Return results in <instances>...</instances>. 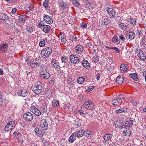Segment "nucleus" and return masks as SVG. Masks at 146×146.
Listing matches in <instances>:
<instances>
[{"instance_id":"nucleus-1","label":"nucleus","mask_w":146,"mask_h":146,"mask_svg":"<svg viewBox=\"0 0 146 146\" xmlns=\"http://www.w3.org/2000/svg\"><path fill=\"white\" fill-rule=\"evenodd\" d=\"M52 52V50L50 47L46 48L42 50L41 54L44 58H46Z\"/></svg>"},{"instance_id":"nucleus-2","label":"nucleus","mask_w":146,"mask_h":146,"mask_svg":"<svg viewBox=\"0 0 146 146\" xmlns=\"http://www.w3.org/2000/svg\"><path fill=\"white\" fill-rule=\"evenodd\" d=\"M51 64L52 66L55 68V70H58L60 72H62L63 71L61 67H60L59 65V63L56 60L54 59L52 60Z\"/></svg>"},{"instance_id":"nucleus-3","label":"nucleus","mask_w":146,"mask_h":146,"mask_svg":"<svg viewBox=\"0 0 146 146\" xmlns=\"http://www.w3.org/2000/svg\"><path fill=\"white\" fill-rule=\"evenodd\" d=\"M84 106L86 109L88 110H92L94 108V104L90 101L85 102Z\"/></svg>"},{"instance_id":"nucleus-4","label":"nucleus","mask_w":146,"mask_h":146,"mask_svg":"<svg viewBox=\"0 0 146 146\" xmlns=\"http://www.w3.org/2000/svg\"><path fill=\"white\" fill-rule=\"evenodd\" d=\"M30 110L31 111L37 116H39L41 114L40 111L38 110L37 108L33 104L30 107Z\"/></svg>"},{"instance_id":"nucleus-5","label":"nucleus","mask_w":146,"mask_h":146,"mask_svg":"<svg viewBox=\"0 0 146 146\" xmlns=\"http://www.w3.org/2000/svg\"><path fill=\"white\" fill-rule=\"evenodd\" d=\"M30 110L31 111L37 116H39L41 114L40 111L38 110L37 108L33 104L30 107Z\"/></svg>"},{"instance_id":"nucleus-6","label":"nucleus","mask_w":146,"mask_h":146,"mask_svg":"<svg viewBox=\"0 0 146 146\" xmlns=\"http://www.w3.org/2000/svg\"><path fill=\"white\" fill-rule=\"evenodd\" d=\"M70 59L71 62L74 64H78L80 62V60L78 58L76 55L74 54L70 55Z\"/></svg>"},{"instance_id":"nucleus-7","label":"nucleus","mask_w":146,"mask_h":146,"mask_svg":"<svg viewBox=\"0 0 146 146\" xmlns=\"http://www.w3.org/2000/svg\"><path fill=\"white\" fill-rule=\"evenodd\" d=\"M8 47V44L6 43H1L0 45V52L1 53L4 54L7 52Z\"/></svg>"},{"instance_id":"nucleus-8","label":"nucleus","mask_w":146,"mask_h":146,"mask_svg":"<svg viewBox=\"0 0 146 146\" xmlns=\"http://www.w3.org/2000/svg\"><path fill=\"white\" fill-rule=\"evenodd\" d=\"M40 126L42 130H44L47 129H48L47 121L45 119L42 120L40 122Z\"/></svg>"},{"instance_id":"nucleus-9","label":"nucleus","mask_w":146,"mask_h":146,"mask_svg":"<svg viewBox=\"0 0 146 146\" xmlns=\"http://www.w3.org/2000/svg\"><path fill=\"white\" fill-rule=\"evenodd\" d=\"M23 118L27 121H31L33 119L32 114L29 112H27L23 115Z\"/></svg>"},{"instance_id":"nucleus-10","label":"nucleus","mask_w":146,"mask_h":146,"mask_svg":"<svg viewBox=\"0 0 146 146\" xmlns=\"http://www.w3.org/2000/svg\"><path fill=\"white\" fill-rule=\"evenodd\" d=\"M137 56L141 60L143 61L145 60V55L141 50L140 49L138 50L137 52Z\"/></svg>"},{"instance_id":"nucleus-11","label":"nucleus","mask_w":146,"mask_h":146,"mask_svg":"<svg viewBox=\"0 0 146 146\" xmlns=\"http://www.w3.org/2000/svg\"><path fill=\"white\" fill-rule=\"evenodd\" d=\"M135 34L133 32L129 31L127 33L126 38L127 40H131L135 38Z\"/></svg>"},{"instance_id":"nucleus-12","label":"nucleus","mask_w":146,"mask_h":146,"mask_svg":"<svg viewBox=\"0 0 146 146\" xmlns=\"http://www.w3.org/2000/svg\"><path fill=\"white\" fill-rule=\"evenodd\" d=\"M39 74L40 77L44 79H48L50 76V75L48 72H44L42 74L41 73Z\"/></svg>"},{"instance_id":"nucleus-13","label":"nucleus","mask_w":146,"mask_h":146,"mask_svg":"<svg viewBox=\"0 0 146 146\" xmlns=\"http://www.w3.org/2000/svg\"><path fill=\"white\" fill-rule=\"evenodd\" d=\"M106 11L109 15L111 17H114L116 15V13L115 10L112 8L107 7Z\"/></svg>"},{"instance_id":"nucleus-14","label":"nucleus","mask_w":146,"mask_h":146,"mask_svg":"<svg viewBox=\"0 0 146 146\" xmlns=\"http://www.w3.org/2000/svg\"><path fill=\"white\" fill-rule=\"evenodd\" d=\"M44 19L47 24H50L52 23L53 21L50 17L48 15H44Z\"/></svg>"},{"instance_id":"nucleus-15","label":"nucleus","mask_w":146,"mask_h":146,"mask_svg":"<svg viewBox=\"0 0 146 146\" xmlns=\"http://www.w3.org/2000/svg\"><path fill=\"white\" fill-rule=\"evenodd\" d=\"M112 104L114 105L117 106L121 104L122 100L121 98H118L113 99L111 102Z\"/></svg>"},{"instance_id":"nucleus-16","label":"nucleus","mask_w":146,"mask_h":146,"mask_svg":"<svg viewBox=\"0 0 146 146\" xmlns=\"http://www.w3.org/2000/svg\"><path fill=\"white\" fill-rule=\"evenodd\" d=\"M133 124V121L131 120L129 121H126L125 123L123 125V128H128L130 126L132 127Z\"/></svg>"},{"instance_id":"nucleus-17","label":"nucleus","mask_w":146,"mask_h":146,"mask_svg":"<svg viewBox=\"0 0 146 146\" xmlns=\"http://www.w3.org/2000/svg\"><path fill=\"white\" fill-rule=\"evenodd\" d=\"M84 50L83 46L81 45H77L76 47V52L77 54H81Z\"/></svg>"},{"instance_id":"nucleus-18","label":"nucleus","mask_w":146,"mask_h":146,"mask_svg":"<svg viewBox=\"0 0 146 146\" xmlns=\"http://www.w3.org/2000/svg\"><path fill=\"white\" fill-rule=\"evenodd\" d=\"M128 65L127 64H121L120 66V72L121 73H123L128 69Z\"/></svg>"},{"instance_id":"nucleus-19","label":"nucleus","mask_w":146,"mask_h":146,"mask_svg":"<svg viewBox=\"0 0 146 146\" xmlns=\"http://www.w3.org/2000/svg\"><path fill=\"white\" fill-rule=\"evenodd\" d=\"M82 64L86 69L89 70L90 68V65L88 61L85 60L82 61Z\"/></svg>"},{"instance_id":"nucleus-20","label":"nucleus","mask_w":146,"mask_h":146,"mask_svg":"<svg viewBox=\"0 0 146 146\" xmlns=\"http://www.w3.org/2000/svg\"><path fill=\"white\" fill-rule=\"evenodd\" d=\"M17 94L19 96L26 97L27 96L28 93L26 90L23 89L21 90L20 92H18Z\"/></svg>"},{"instance_id":"nucleus-21","label":"nucleus","mask_w":146,"mask_h":146,"mask_svg":"<svg viewBox=\"0 0 146 146\" xmlns=\"http://www.w3.org/2000/svg\"><path fill=\"white\" fill-rule=\"evenodd\" d=\"M113 125L115 127L120 128L121 129L123 128V124L121 123V122H120L118 121H115L114 122Z\"/></svg>"},{"instance_id":"nucleus-22","label":"nucleus","mask_w":146,"mask_h":146,"mask_svg":"<svg viewBox=\"0 0 146 146\" xmlns=\"http://www.w3.org/2000/svg\"><path fill=\"white\" fill-rule=\"evenodd\" d=\"M59 6L60 9H62V11L61 12L60 16H61V18H63V10L64 9V3L62 1H59Z\"/></svg>"},{"instance_id":"nucleus-23","label":"nucleus","mask_w":146,"mask_h":146,"mask_svg":"<svg viewBox=\"0 0 146 146\" xmlns=\"http://www.w3.org/2000/svg\"><path fill=\"white\" fill-rule=\"evenodd\" d=\"M115 112L117 113H123L122 114H121V115L124 116L125 115V113L127 112V109L126 108H121L116 110Z\"/></svg>"},{"instance_id":"nucleus-24","label":"nucleus","mask_w":146,"mask_h":146,"mask_svg":"<svg viewBox=\"0 0 146 146\" xmlns=\"http://www.w3.org/2000/svg\"><path fill=\"white\" fill-rule=\"evenodd\" d=\"M112 135L111 134H105L103 137L105 140V143L106 144L107 141H109L111 139Z\"/></svg>"},{"instance_id":"nucleus-25","label":"nucleus","mask_w":146,"mask_h":146,"mask_svg":"<svg viewBox=\"0 0 146 146\" xmlns=\"http://www.w3.org/2000/svg\"><path fill=\"white\" fill-rule=\"evenodd\" d=\"M124 78L122 76H119L117 77L116 80V83L119 84H121L124 80Z\"/></svg>"},{"instance_id":"nucleus-26","label":"nucleus","mask_w":146,"mask_h":146,"mask_svg":"<svg viewBox=\"0 0 146 146\" xmlns=\"http://www.w3.org/2000/svg\"><path fill=\"white\" fill-rule=\"evenodd\" d=\"M36 134L39 137H42L44 134V132L41 130H39L38 127H36L35 130Z\"/></svg>"},{"instance_id":"nucleus-27","label":"nucleus","mask_w":146,"mask_h":146,"mask_svg":"<svg viewBox=\"0 0 146 146\" xmlns=\"http://www.w3.org/2000/svg\"><path fill=\"white\" fill-rule=\"evenodd\" d=\"M111 23L108 19V18L106 17H104L103 18L102 20V24L103 25H109Z\"/></svg>"},{"instance_id":"nucleus-28","label":"nucleus","mask_w":146,"mask_h":146,"mask_svg":"<svg viewBox=\"0 0 146 146\" xmlns=\"http://www.w3.org/2000/svg\"><path fill=\"white\" fill-rule=\"evenodd\" d=\"M84 135L88 139H91L93 136L92 132L88 131H84Z\"/></svg>"},{"instance_id":"nucleus-29","label":"nucleus","mask_w":146,"mask_h":146,"mask_svg":"<svg viewBox=\"0 0 146 146\" xmlns=\"http://www.w3.org/2000/svg\"><path fill=\"white\" fill-rule=\"evenodd\" d=\"M84 129H80L76 133L75 135L77 137H82L84 135Z\"/></svg>"},{"instance_id":"nucleus-30","label":"nucleus","mask_w":146,"mask_h":146,"mask_svg":"<svg viewBox=\"0 0 146 146\" xmlns=\"http://www.w3.org/2000/svg\"><path fill=\"white\" fill-rule=\"evenodd\" d=\"M32 90L33 92L37 94H40L42 91V88L41 89H40L38 87L37 88L36 87H34L32 89Z\"/></svg>"},{"instance_id":"nucleus-31","label":"nucleus","mask_w":146,"mask_h":146,"mask_svg":"<svg viewBox=\"0 0 146 146\" xmlns=\"http://www.w3.org/2000/svg\"><path fill=\"white\" fill-rule=\"evenodd\" d=\"M47 67L46 66L42 65L40 68L39 74L43 73H44V72H47Z\"/></svg>"},{"instance_id":"nucleus-32","label":"nucleus","mask_w":146,"mask_h":146,"mask_svg":"<svg viewBox=\"0 0 146 146\" xmlns=\"http://www.w3.org/2000/svg\"><path fill=\"white\" fill-rule=\"evenodd\" d=\"M125 128V129L123 132V134L124 135L128 136L131 134V130L128 128Z\"/></svg>"},{"instance_id":"nucleus-33","label":"nucleus","mask_w":146,"mask_h":146,"mask_svg":"<svg viewBox=\"0 0 146 146\" xmlns=\"http://www.w3.org/2000/svg\"><path fill=\"white\" fill-rule=\"evenodd\" d=\"M0 19L1 20L4 21L7 20L9 19V17L6 14L3 13L0 14Z\"/></svg>"},{"instance_id":"nucleus-34","label":"nucleus","mask_w":146,"mask_h":146,"mask_svg":"<svg viewBox=\"0 0 146 146\" xmlns=\"http://www.w3.org/2000/svg\"><path fill=\"white\" fill-rule=\"evenodd\" d=\"M76 137L77 136L76 135H74V134H72L68 139L69 142L71 143H73L75 140Z\"/></svg>"},{"instance_id":"nucleus-35","label":"nucleus","mask_w":146,"mask_h":146,"mask_svg":"<svg viewBox=\"0 0 146 146\" xmlns=\"http://www.w3.org/2000/svg\"><path fill=\"white\" fill-rule=\"evenodd\" d=\"M26 16L25 15H23L19 17V22L24 23L26 21Z\"/></svg>"},{"instance_id":"nucleus-36","label":"nucleus","mask_w":146,"mask_h":146,"mask_svg":"<svg viewBox=\"0 0 146 146\" xmlns=\"http://www.w3.org/2000/svg\"><path fill=\"white\" fill-rule=\"evenodd\" d=\"M118 25L119 27L122 29H126L127 28V26L123 23L119 22L118 23Z\"/></svg>"},{"instance_id":"nucleus-37","label":"nucleus","mask_w":146,"mask_h":146,"mask_svg":"<svg viewBox=\"0 0 146 146\" xmlns=\"http://www.w3.org/2000/svg\"><path fill=\"white\" fill-rule=\"evenodd\" d=\"M130 76L134 80L138 81V76L137 74L136 73H133L131 74H130Z\"/></svg>"},{"instance_id":"nucleus-38","label":"nucleus","mask_w":146,"mask_h":146,"mask_svg":"<svg viewBox=\"0 0 146 146\" xmlns=\"http://www.w3.org/2000/svg\"><path fill=\"white\" fill-rule=\"evenodd\" d=\"M51 28V27L49 25H45V27H44L43 30L44 32L48 33L50 31Z\"/></svg>"},{"instance_id":"nucleus-39","label":"nucleus","mask_w":146,"mask_h":146,"mask_svg":"<svg viewBox=\"0 0 146 146\" xmlns=\"http://www.w3.org/2000/svg\"><path fill=\"white\" fill-rule=\"evenodd\" d=\"M49 0H45L43 2V6L46 9H47L49 6Z\"/></svg>"},{"instance_id":"nucleus-40","label":"nucleus","mask_w":146,"mask_h":146,"mask_svg":"<svg viewBox=\"0 0 146 146\" xmlns=\"http://www.w3.org/2000/svg\"><path fill=\"white\" fill-rule=\"evenodd\" d=\"M127 20V21L130 22L132 24H135L136 23L135 19L134 18H131L130 17H129V18H128Z\"/></svg>"},{"instance_id":"nucleus-41","label":"nucleus","mask_w":146,"mask_h":146,"mask_svg":"<svg viewBox=\"0 0 146 146\" xmlns=\"http://www.w3.org/2000/svg\"><path fill=\"white\" fill-rule=\"evenodd\" d=\"M84 80L85 79L84 78L82 77H80L77 79V81L78 84H82L84 83Z\"/></svg>"},{"instance_id":"nucleus-42","label":"nucleus","mask_w":146,"mask_h":146,"mask_svg":"<svg viewBox=\"0 0 146 146\" xmlns=\"http://www.w3.org/2000/svg\"><path fill=\"white\" fill-rule=\"evenodd\" d=\"M40 61L41 60L40 59L36 58L35 60H33V62L39 66L40 65Z\"/></svg>"},{"instance_id":"nucleus-43","label":"nucleus","mask_w":146,"mask_h":146,"mask_svg":"<svg viewBox=\"0 0 146 146\" xmlns=\"http://www.w3.org/2000/svg\"><path fill=\"white\" fill-rule=\"evenodd\" d=\"M112 41L114 42L119 44L120 42V40L117 36H114L112 38Z\"/></svg>"},{"instance_id":"nucleus-44","label":"nucleus","mask_w":146,"mask_h":146,"mask_svg":"<svg viewBox=\"0 0 146 146\" xmlns=\"http://www.w3.org/2000/svg\"><path fill=\"white\" fill-rule=\"evenodd\" d=\"M35 86L37 88L38 87V88H39L40 89H41L42 88V84L39 81H38L36 82L35 84Z\"/></svg>"},{"instance_id":"nucleus-45","label":"nucleus","mask_w":146,"mask_h":146,"mask_svg":"<svg viewBox=\"0 0 146 146\" xmlns=\"http://www.w3.org/2000/svg\"><path fill=\"white\" fill-rule=\"evenodd\" d=\"M52 105L54 107H56L59 105V102L56 100H54L52 102Z\"/></svg>"},{"instance_id":"nucleus-46","label":"nucleus","mask_w":146,"mask_h":146,"mask_svg":"<svg viewBox=\"0 0 146 146\" xmlns=\"http://www.w3.org/2000/svg\"><path fill=\"white\" fill-rule=\"evenodd\" d=\"M73 4L76 7H78L80 5V3L77 0H71Z\"/></svg>"},{"instance_id":"nucleus-47","label":"nucleus","mask_w":146,"mask_h":146,"mask_svg":"<svg viewBox=\"0 0 146 146\" xmlns=\"http://www.w3.org/2000/svg\"><path fill=\"white\" fill-rule=\"evenodd\" d=\"M58 37L60 38H61V42H64V33L62 32H60L58 36Z\"/></svg>"},{"instance_id":"nucleus-48","label":"nucleus","mask_w":146,"mask_h":146,"mask_svg":"<svg viewBox=\"0 0 146 146\" xmlns=\"http://www.w3.org/2000/svg\"><path fill=\"white\" fill-rule=\"evenodd\" d=\"M12 128L11 127L8 123L6 125L5 127V130L6 131H8L9 130L12 129Z\"/></svg>"},{"instance_id":"nucleus-49","label":"nucleus","mask_w":146,"mask_h":146,"mask_svg":"<svg viewBox=\"0 0 146 146\" xmlns=\"http://www.w3.org/2000/svg\"><path fill=\"white\" fill-rule=\"evenodd\" d=\"M8 123L13 129L16 126V123L14 121H11Z\"/></svg>"},{"instance_id":"nucleus-50","label":"nucleus","mask_w":146,"mask_h":146,"mask_svg":"<svg viewBox=\"0 0 146 146\" xmlns=\"http://www.w3.org/2000/svg\"><path fill=\"white\" fill-rule=\"evenodd\" d=\"M45 44V42L44 40H41L39 43V45L40 47H43L44 46Z\"/></svg>"},{"instance_id":"nucleus-51","label":"nucleus","mask_w":146,"mask_h":146,"mask_svg":"<svg viewBox=\"0 0 146 146\" xmlns=\"http://www.w3.org/2000/svg\"><path fill=\"white\" fill-rule=\"evenodd\" d=\"M26 29L27 32L29 33H31L33 31V28L31 27H27Z\"/></svg>"},{"instance_id":"nucleus-52","label":"nucleus","mask_w":146,"mask_h":146,"mask_svg":"<svg viewBox=\"0 0 146 146\" xmlns=\"http://www.w3.org/2000/svg\"><path fill=\"white\" fill-rule=\"evenodd\" d=\"M74 125L76 127L78 128L80 127L81 125L80 122L78 121H75Z\"/></svg>"},{"instance_id":"nucleus-53","label":"nucleus","mask_w":146,"mask_h":146,"mask_svg":"<svg viewBox=\"0 0 146 146\" xmlns=\"http://www.w3.org/2000/svg\"><path fill=\"white\" fill-rule=\"evenodd\" d=\"M80 27L82 29H85L87 28V25L85 23L82 22L81 24Z\"/></svg>"},{"instance_id":"nucleus-54","label":"nucleus","mask_w":146,"mask_h":146,"mask_svg":"<svg viewBox=\"0 0 146 146\" xmlns=\"http://www.w3.org/2000/svg\"><path fill=\"white\" fill-rule=\"evenodd\" d=\"M99 59L97 56L95 55L93 58V61L95 63H96L98 60Z\"/></svg>"},{"instance_id":"nucleus-55","label":"nucleus","mask_w":146,"mask_h":146,"mask_svg":"<svg viewBox=\"0 0 146 146\" xmlns=\"http://www.w3.org/2000/svg\"><path fill=\"white\" fill-rule=\"evenodd\" d=\"M38 27L39 28L42 27L43 29L44 27H45V25L42 22H40L38 25Z\"/></svg>"},{"instance_id":"nucleus-56","label":"nucleus","mask_w":146,"mask_h":146,"mask_svg":"<svg viewBox=\"0 0 146 146\" xmlns=\"http://www.w3.org/2000/svg\"><path fill=\"white\" fill-rule=\"evenodd\" d=\"M66 19H67V20L68 21H70V20L71 19V18L72 17V16L71 14V15H70V14H67L66 16H65L64 17H66Z\"/></svg>"},{"instance_id":"nucleus-57","label":"nucleus","mask_w":146,"mask_h":146,"mask_svg":"<svg viewBox=\"0 0 146 146\" xmlns=\"http://www.w3.org/2000/svg\"><path fill=\"white\" fill-rule=\"evenodd\" d=\"M21 135V134L18 131H15L13 133V135L14 136H16L17 135Z\"/></svg>"},{"instance_id":"nucleus-58","label":"nucleus","mask_w":146,"mask_h":146,"mask_svg":"<svg viewBox=\"0 0 146 146\" xmlns=\"http://www.w3.org/2000/svg\"><path fill=\"white\" fill-rule=\"evenodd\" d=\"M32 68H36L38 67V66L36 65L33 62H32L30 64Z\"/></svg>"},{"instance_id":"nucleus-59","label":"nucleus","mask_w":146,"mask_h":146,"mask_svg":"<svg viewBox=\"0 0 146 146\" xmlns=\"http://www.w3.org/2000/svg\"><path fill=\"white\" fill-rule=\"evenodd\" d=\"M111 49H113V50H115V52L116 53H119V51H120L118 49V48H117V47H111Z\"/></svg>"},{"instance_id":"nucleus-60","label":"nucleus","mask_w":146,"mask_h":146,"mask_svg":"<svg viewBox=\"0 0 146 146\" xmlns=\"http://www.w3.org/2000/svg\"><path fill=\"white\" fill-rule=\"evenodd\" d=\"M94 88L93 86H91L89 87L86 90L87 92H89L92 90Z\"/></svg>"},{"instance_id":"nucleus-61","label":"nucleus","mask_w":146,"mask_h":146,"mask_svg":"<svg viewBox=\"0 0 146 146\" xmlns=\"http://www.w3.org/2000/svg\"><path fill=\"white\" fill-rule=\"evenodd\" d=\"M142 31L141 30H137V34H138V36H140L142 35Z\"/></svg>"},{"instance_id":"nucleus-62","label":"nucleus","mask_w":146,"mask_h":146,"mask_svg":"<svg viewBox=\"0 0 146 146\" xmlns=\"http://www.w3.org/2000/svg\"><path fill=\"white\" fill-rule=\"evenodd\" d=\"M119 38L121 39L123 41L124 40L125 38L123 35H120L119 36Z\"/></svg>"},{"instance_id":"nucleus-63","label":"nucleus","mask_w":146,"mask_h":146,"mask_svg":"<svg viewBox=\"0 0 146 146\" xmlns=\"http://www.w3.org/2000/svg\"><path fill=\"white\" fill-rule=\"evenodd\" d=\"M143 76L144 78L145 79V82H146V72L144 71L143 74Z\"/></svg>"},{"instance_id":"nucleus-64","label":"nucleus","mask_w":146,"mask_h":146,"mask_svg":"<svg viewBox=\"0 0 146 146\" xmlns=\"http://www.w3.org/2000/svg\"><path fill=\"white\" fill-rule=\"evenodd\" d=\"M96 76H97L96 79L97 80H100V74L99 73L97 74L96 75Z\"/></svg>"}]
</instances>
